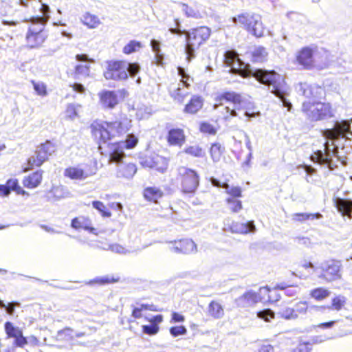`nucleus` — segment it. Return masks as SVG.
<instances>
[{
    "label": "nucleus",
    "instance_id": "obj_10",
    "mask_svg": "<svg viewBox=\"0 0 352 352\" xmlns=\"http://www.w3.org/2000/svg\"><path fill=\"white\" fill-rule=\"evenodd\" d=\"M302 111L312 121H319L333 116L332 106L329 102H305Z\"/></svg>",
    "mask_w": 352,
    "mask_h": 352
},
{
    "label": "nucleus",
    "instance_id": "obj_55",
    "mask_svg": "<svg viewBox=\"0 0 352 352\" xmlns=\"http://www.w3.org/2000/svg\"><path fill=\"white\" fill-rule=\"evenodd\" d=\"M143 332L148 335H155L159 331V327L157 324H151L149 325L142 326Z\"/></svg>",
    "mask_w": 352,
    "mask_h": 352
},
{
    "label": "nucleus",
    "instance_id": "obj_45",
    "mask_svg": "<svg viewBox=\"0 0 352 352\" xmlns=\"http://www.w3.org/2000/svg\"><path fill=\"white\" fill-rule=\"evenodd\" d=\"M199 130L204 134L214 135L217 133L216 128L208 122H201L199 126Z\"/></svg>",
    "mask_w": 352,
    "mask_h": 352
},
{
    "label": "nucleus",
    "instance_id": "obj_37",
    "mask_svg": "<svg viewBox=\"0 0 352 352\" xmlns=\"http://www.w3.org/2000/svg\"><path fill=\"white\" fill-rule=\"evenodd\" d=\"M225 148L219 142L212 143L210 148V155L214 162H219L223 156Z\"/></svg>",
    "mask_w": 352,
    "mask_h": 352
},
{
    "label": "nucleus",
    "instance_id": "obj_12",
    "mask_svg": "<svg viewBox=\"0 0 352 352\" xmlns=\"http://www.w3.org/2000/svg\"><path fill=\"white\" fill-rule=\"evenodd\" d=\"M226 193L228 197L225 199L226 210L231 214L239 213L243 209L242 201L239 199L242 197V189L240 186L229 188L226 185Z\"/></svg>",
    "mask_w": 352,
    "mask_h": 352
},
{
    "label": "nucleus",
    "instance_id": "obj_63",
    "mask_svg": "<svg viewBox=\"0 0 352 352\" xmlns=\"http://www.w3.org/2000/svg\"><path fill=\"white\" fill-rule=\"evenodd\" d=\"M307 309V305L306 302H299L296 304L295 308V313H305Z\"/></svg>",
    "mask_w": 352,
    "mask_h": 352
},
{
    "label": "nucleus",
    "instance_id": "obj_46",
    "mask_svg": "<svg viewBox=\"0 0 352 352\" xmlns=\"http://www.w3.org/2000/svg\"><path fill=\"white\" fill-rule=\"evenodd\" d=\"M4 328L8 338H10L16 337L18 334L22 331L21 329L19 327H14L10 322H6L4 324Z\"/></svg>",
    "mask_w": 352,
    "mask_h": 352
},
{
    "label": "nucleus",
    "instance_id": "obj_28",
    "mask_svg": "<svg viewBox=\"0 0 352 352\" xmlns=\"http://www.w3.org/2000/svg\"><path fill=\"white\" fill-rule=\"evenodd\" d=\"M334 206L342 216H346L349 219L352 218V200L336 198L333 200Z\"/></svg>",
    "mask_w": 352,
    "mask_h": 352
},
{
    "label": "nucleus",
    "instance_id": "obj_47",
    "mask_svg": "<svg viewBox=\"0 0 352 352\" xmlns=\"http://www.w3.org/2000/svg\"><path fill=\"white\" fill-rule=\"evenodd\" d=\"M92 206L95 209L100 212L102 217L107 218L111 217V212L107 208L102 201H92Z\"/></svg>",
    "mask_w": 352,
    "mask_h": 352
},
{
    "label": "nucleus",
    "instance_id": "obj_17",
    "mask_svg": "<svg viewBox=\"0 0 352 352\" xmlns=\"http://www.w3.org/2000/svg\"><path fill=\"white\" fill-rule=\"evenodd\" d=\"M166 140L170 146L182 147L186 142V135L183 129L170 127L167 130Z\"/></svg>",
    "mask_w": 352,
    "mask_h": 352
},
{
    "label": "nucleus",
    "instance_id": "obj_2",
    "mask_svg": "<svg viewBox=\"0 0 352 352\" xmlns=\"http://www.w3.org/2000/svg\"><path fill=\"white\" fill-rule=\"evenodd\" d=\"M239 75L243 78L254 77L258 82L267 86L272 93L278 97L283 96L282 82L283 78L274 70L257 69L252 71L250 68L239 69Z\"/></svg>",
    "mask_w": 352,
    "mask_h": 352
},
{
    "label": "nucleus",
    "instance_id": "obj_62",
    "mask_svg": "<svg viewBox=\"0 0 352 352\" xmlns=\"http://www.w3.org/2000/svg\"><path fill=\"white\" fill-rule=\"evenodd\" d=\"M225 109L226 111V114L223 116L224 120H230L232 117L237 116V113L234 109H230V107H226Z\"/></svg>",
    "mask_w": 352,
    "mask_h": 352
},
{
    "label": "nucleus",
    "instance_id": "obj_23",
    "mask_svg": "<svg viewBox=\"0 0 352 352\" xmlns=\"http://www.w3.org/2000/svg\"><path fill=\"white\" fill-rule=\"evenodd\" d=\"M11 190L14 191L16 195L29 196V193L19 186L17 179H9L6 184H0V195L1 196H8Z\"/></svg>",
    "mask_w": 352,
    "mask_h": 352
},
{
    "label": "nucleus",
    "instance_id": "obj_29",
    "mask_svg": "<svg viewBox=\"0 0 352 352\" xmlns=\"http://www.w3.org/2000/svg\"><path fill=\"white\" fill-rule=\"evenodd\" d=\"M324 152L322 151L318 150L314 153L311 158L314 161L321 164H326L330 168H331V164L332 159L328 146V142L324 144Z\"/></svg>",
    "mask_w": 352,
    "mask_h": 352
},
{
    "label": "nucleus",
    "instance_id": "obj_56",
    "mask_svg": "<svg viewBox=\"0 0 352 352\" xmlns=\"http://www.w3.org/2000/svg\"><path fill=\"white\" fill-rule=\"evenodd\" d=\"M14 344L19 347H23L27 344L28 341L26 338L23 336V332H20L16 337H14Z\"/></svg>",
    "mask_w": 352,
    "mask_h": 352
},
{
    "label": "nucleus",
    "instance_id": "obj_57",
    "mask_svg": "<svg viewBox=\"0 0 352 352\" xmlns=\"http://www.w3.org/2000/svg\"><path fill=\"white\" fill-rule=\"evenodd\" d=\"M186 332V329L184 326L173 327L170 329V333L173 336H178L184 335Z\"/></svg>",
    "mask_w": 352,
    "mask_h": 352
},
{
    "label": "nucleus",
    "instance_id": "obj_34",
    "mask_svg": "<svg viewBox=\"0 0 352 352\" xmlns=\"http://www.w3.org/2000/svg\"><path fill=\"white\" fill-rule=\"evenodd\" d=\"M90 75V65L77 64L74 70L68 73V76L73 79H79L80 77H88Z\"/></svg>",
    "mask_w": 352,
    "mask_h": 352
},
{
    "label": "nucleus",
    "instance_id": "obj_11",
    "mask_svg": "<svg viewBox=\"0 0 352 352\" xmlns=\"http://www.w3.org/2000/svg\"><path fill=\"white\" fill-rule=\"evenodd\" d=\"M129 96L128 91L125 89L113 90H102L98 93L99 102L104 109H113L120 103Z\"/></svg>",
    "mask_w": 352,
    "mask_h": 352
},
{
    "label": "nucleus",
    "instance_id": "obj_22",
    "mask_svg": "<svg viewBox=\"0 0 352 352\" xmlns=\"http://www.w3.org/2000/svg\"><path fill=\"white\" fill-rule=\"evenodd\" d=\"M71 227L76 230H85L91 234H96L91 219L88 216L78 215L71 220Z\"/></svg>",
    "mask_w": 352,
    "mask_h": 352
},
{
    "label": "nucleus",
    "instance_id": "obj_48",
    "mask_svg": "<svg viewBox=\"0 0 352 352\" xmlns=\"http://www.w3.org/2000/svg\"><path fill=\"white\" fill-rule=\"evenodd\" d=\"M31 83L33 85L34 91L36 94L41 96H45L47 94V85L43 82H36L35 80H31Z\"/></svg>",
    "mask_w": 352,
    "mask_h": 352
},
{
    "label": "nucleus",
    "instance_id": "obj_35",
    "mask_svg": "<svg viewBox=\"0 0 352 352\" xmlns=\"http://www.w3.org/2000/svg\"><path fill=\"white\" fill-rule=\"evenodd\" d=\"M137 166L135 163L129 162L124 164L121 166L118 173L119 174V177L124 178H132L135 173H137Z\"/></svg>",
    "mask_w": 352,
    "mask_h": 352
},
{
    "label": "nucleus",
    "instance_id": "obj_18",
    "mask_svg": "<svg viewBox=\"0 0 352 352\" xmlns=\"http://www.w3.org/2000/svg\"><path fill=\"white\" fill-rule=\"evenodd\" d=\"M217 106H222L226 103L232 104L234 106L241 105L243 102V96L233 91H225L217 94L214 98Z\"/></svg>",
    "mask_w": 352,
    "mask_h": 352
},
{
    "label": "nucleus",
    "instance_id": "obj_59",
    "mask_svg": "<svg viewBox=\"0 0 352 352\" xmlns=\"http://www.w3.org/2000/svg\"><path fill=\"white\" fill-rule=\"evenodd\" d=\"M311 350V346L308 343H300L294 350V352H310Z\"/></svg>",
    "mask_w": 352,
    "mask_h": 352
},
{
    "label": "nucleus",
    "instance_id": "obj_5",
    "mask_svg": "<svg viewBox=\"0 0 352 352\" xmlns=\"http://www.w3.org/2000/svg\"><path fill=\"white\" fill-rule=\"evenodd\" d=\"M175 179L182 193L194 195L199 186L200 176L197 170L180 166L177 168Z\"/></svg>",
    "mask_w": 352,
    "mask_h": 352
},
{
    "label": "nucleus",
    "instance_id": "obj_38",
    "mask_svg": "<svg viewBox=\"0 0 352 352\" xmlns=\"http://www.w3.org/2000/svg\"><path fill=\"white\" fill-rule=\"evenodd\" d=\"M81 22L89 28H96L100 24L99 17L89 12L82 15Z\"/></svg>",
    "mask_w": 352,
    "mask_h": 352
},
{
    "label": "nucleus",
    "instance_id": "obj_19",
    "mask_svg": "<svg viewBox=\"0 0 352 352\" xmlns=\"http://www.w3.org/2000/svg\"><path fill=\"white\" fill-rule=\"evenodd\" d=\"M224 63L227 66L230 67L232 72L239 74V69L241 70L245 68H250L248 64L242 63L239 57V54L234 50H227L224 54Z\"/></svg>",
    "mask_w": 352,
    "mask_h": 352
},
{
    "label": "nucleus",
    "instance_id": "obj_6",
    "mask_svg": "<svg viewBox=\"0 0 352 352\" xmlns=\"http://www.w3.org/2000/svg\"><path fill=\"white\" fill-rule=\"evenodd\" d=\"M57 150V146L50 140L36 146L34 154L30 156L23 166V171L28 172L41 167Z\"/></svg>",
    "mask_w": 352,
    "mask_h": 352
},
{
    "label": "nucleus",
    "instance_id": "obj_7",
    "mask_svg": "<svg viewBox=\"0 0 352 352\" xmlns=\"http://www.w3.org/2000/svg\"><path fill=\"white\" fill-rule=\"evenodd\" d=\"M233 22L239 24L248 33L256 38L264 36L265 28L259 14L250 12H243L233 17Z\"/></svg>",
    "mask_w": 352,
    "mask_h": 352
},
{
    "label": "nucleus",
    "instance_id": "obj_53",
    "mask_svg": "<svg viewBox=\"0 0 352 352\" xmlns=\"http://www.w3.org/2000/svg\"><path fill=\"white\" fill-rule=\"evenodd\" d=\"M346 302V298L342 296H338L335 297L332 300V307L339 311L342 309V307L345 305Z\"/></svg>",
    "mask_w": 352,
    "mask_h": 352
},
{
    "label": "nucleus",
    "instance_id": "obj_9",
    "mask_svg": "<svg viewBox=\"0 0 352 352\" xmlns=\"http://www.w3.org/2000/svg\"><path fill=\"white\" fill-rule=\"evenodd\" d=\"M211 34V30L206 26H200L186 32V53L188 58L195 56L194 52L201 45L206 43Z\"/></svg>",
    "mask_w": 352,
    "mask_h": 352
},
{
    "label": "nucleus",
    "instance_id": "obj_32",
    "mask_svg": "<svg viewBox=\"0 0 352 352\" xmlns=\"http://www.w3.org/2000/svg\"><path fill=\"white\" fill-rule=\"evenodd\" d=\"M181 90L180 83H177L176 81L170 83L168 87L170 97L174 101L180 104L184 102L185 98L187 96V94L182 93Z\"/></svg>",
    "mask_w": 352,
    "mask_h": 352
},
{
    "label": "nucleus",
    "instance_id": "obj_60",
    "mask_svg": "<svg viewBox=\"0 0 352 352\" xmlns=\"http://www.w3.org/2000/svg\"><path fill=\"white\" fill-rule=\"evenodd\" d=\"M70 87L72 88V89L80 94H83L85 93L86 89L85 87L80 83L78 82H74L72 85H70Z\"/></svg>",
    "mask_w": 352,
    "mask_h": 352
},
{
    "label": "nucleus",
    "instance_id": "obj_8",
    "mask_svg": "<svg viewBox=\"0 0 352 352\" xmlns=\"http://www.w3.org/2000/svg\"><path fill=\"white\" fill-rule=\"evenodd\" d=\"M138 142L139 139L135 134L128 133L125 140L109 143L111 148L109 162L117 164H120L125 157L124 150L135 148Z\"/></svg>",
    "mask_w": 352,
    "mask_h": 352
},
{
    "label": "nucleus",
    "instance_id": "obj_26",
    "mask_svg": "<svg viewBox=\"0 0 352 352\" xmlns=\"http://www.w3.org/2000/svg\"><path fill=\"white\" fill-rule=\"evenodd\" d=\"M95 173L96 171L87 173L79 166H69L64 170V176L72 180H83Z\"/></svg>",
    "mask_w": 352,
    "mask_h": 352
},
{
    "label": "nucleus",
    "instance_id": "obj_1",
    "mask_svg": "<svg viewBox=\"0 0 352 352\" xmlns=\"http://www.w3.org/2000/svg\"><path fill=\"white\" fill-rule=\"evenodd\" d=\"M132 120L126 115H120V118L111 121L94 120L89 125L91 136L102 149V145L116 138H120L127 133L132 128Z\"/></svg>",
    "mask_w": 352,
    "mask_h": 352
},
{
    "label": "nucleus",
    "instance_id": "obj_44",
    "mask_svg": "<svg viewBox=\"0 0 352 352\" xmlns=\"http://www.w3.org/2000/svg\"><path fill=\"white\" fill-rule=\"evenodd\" d=\"M314 270V265L313 263L307 260H304L303 261L299 263L297 265L296 267V272L298 273L299 276L300 277L304 276L306 277L305 275H304V272L307 271L309 272L311 270Z\"/></svg>",
    "mask_w": 352,
    "mask_h": 352
},
{
    "label": "nucleus",
    "instance_id": "obj_39",
    "mask_svg": "<svg viewBox=\"0 0 352 352\" xmlns=\"http://www.w3.org/2000/svg\"><path fill=\"white\" fill-rule=\"evenodd\" d=\"M120 278L118 276H109L107 275L104 277L96 278L95 279L91 280L85 284L88 285H105V284H113L118 283L120 281Z\"/></svg>",
    "mask_w": 352,
    "mask_h": 352
},
{
    "label": "nucleus",
    "instance_id": "obj_42",
    "mask_svg": "<svg viewBox=\"0 0 352 352\" xmlns=\"http://www.w3.org/2000/svg\"><path fill=\"white\" fill-rule=\"evenodd\" d=\"M178 74L180 76V82L182 86L186 89H189L193 82V78L186 73L185 69L181 67L177 68Z\"/></svg>",
    "mask_w": 352,
    "mask_h": 352
},
{
    "label": "nucleus",
    "instance_id": "obj_14",
    "mask_svg": "<svg viewBox=\"0 0 352 352\" xmlns=\"http://www.w3.org/2000/svg\"><path fill=\"white\" fill-rule=\"evenodd\" d=\"M169 159L158 154L153 153L143 157L141 162L144 168H148L160 173H164L168 168Z\"/></svg>",
    "mask_w": 352,
    "mask_h": 352
},
{
    "label": "nucleus",
    "instance_id": "obj_24",
    "mask_svg": "<svg viewBox=\"0 0 352 352\" xmlns=\"http://www.w3.org/2000/svg\"><path fill=\"white\" fill-rule=\"evenodd\" d=\"M204 100L202 96L192 95L183 108V113L186 115H195L204 107Z\"/></svg>",
    "mask_w": 352,
    "mask_h": 352
},
{
    "label": "nucleus",
    "instance_id": "obj_16",
    "mask_svg": "<svg viewBox=\"0 0 352 352\" xmlns=\"http://www.w3.org/2000/svg\"><path fill=\"white\" fill-rule=\"evenodd\" d=\"M226 229L232 233L246 234L256 230L253 221H239L235 220L227 219L224 223Z\"/></svg>",
    "mask_w": 352,
    "mask_h": 352
},
{
    "label": "nucleus",
    "instance_id": "obj_64",
    "mask_svg": "<svg viewBox=\"0 0 352 352\" xmlns=\"http://www.w3.org/2000/svg\"><path fill=\"white\" fill-rule=\"evenodd\" d=\"M142 309H147L148 307L147 305H142L141 307H136L133 310L132 316L135 318H139L142 316Z\"/></svg>",
    "mask_w": 352,
    "mask_h": 352
},
{
    "label": "nucleus",
    "instance_id": "obj_27",
    "mask_svg": "<svg viewBox=\"0 0 352 352\" xmlns=\"http://www.w3.org/2000/svg\"><path fill=\"white\" fill-rule=\"evenodd\" d=\"M259 294L248 292L236 299V304L240 307H250L254 306L256 303L262 300Z\"/></svg>",
    "mask_w": 352,
    "mask_h": 352
},
{
    "label": "nucleus",
    "instance_id": "obj_15",
    "mask_svg": "<svg viewBox=\"0 0 352 352\" xmlns=\"http://www.w3.org/2000/svg\"><path fill=\"white\" fill-rule=\"evenodd\" d=\"M341 261L336 259H331L324 263L322 268V272L319 278L331 282L341 278Z\"/></svg>",
    "mask_w": 352,
    "mask_h": 352
},
{
    "label": "nucleus",
    "instance_id": "obj_50",
    "mask_svg": "<svg viewBox=\"0 0 352 352\" xmlns=\"http://www.w3.org/2000/svg\"><path fill=\"white\" fill-rule=\"evenodd\" d=\"M183 10L188 17L201 18V14L196 8L190 7L187 4H183Z\"/></svg>",
    "mask_w": 352,
    "mask_h": 352
},
{
    "label": "nucleus",
    "instance_id": "obj_21",
    "mask_svg": "<svg viewBox=\"0 0 352 352\" xmlns=\"http://www.w3.org/2000/svg\"><path fill=\"white\" fill-rule=\"evenodd\" d=\"M350 131V124L346 120L336 122L332 129H325L322 134L330 140H336L344 137Z\"/></svg>",
    "mask_w": 352,
    "mask_h": 352
},
{
    "label": "nucleus",
    "instance_id": "obj_3",
    "mask_svg": "<svg viewBox=\"0 0 352 352\" xmlns=\"http://www.w3.org/2000/svg\"><path fill=\"white\" fill-rule=\"evenodd\" d=\"M138 63H129L124 60H109L106 61V67L103 76L106 80L122 81L131 76H135L140 72Z\"/></svg>",
    "mask_w": 352,
    "mask_h": 352
},
{
    "label": "nucleus",
    "instance_id": "obj_33",
    "mask_svg": "<svg viewBox=\"0 0 352 352\" xmlns=\"http://www.w3.org/2000/svg\"><path fill=\"white\" fill-rule=\"evenodd\" d=\"M142 194L146 200L153 203H157L158 199L162 198L164 195L160 188L155 186L146 187L143 190Z\"/></svg>",
    "mask_w": 352,
    "mask_h": 352
},
{
    "label": "nucleus",
    "instance_id": "obj_51",
    "mask_svg": "<svg viewBox=\"0 0 352 352\" xmlns=\"http://www.w3.org/2000/svg\"><path fill=\"white\" fill-rule=\"evenodd\" d=\"M20 305L18 302H10L8 303H5L3 300L0 299V307L6 309V312L9 315H13L14 312V309L16 307Z\"/></svg>",
    "mask_w": 352,
    "mask_h": 352
},
{
    "label": "nucleus",
    "instance_id": "obj_43",
    "mask_svg": "<svg viewBox=\"0 0 352 352\" xmlns=\"http://www.w3.org/2000/svg\"><path fill=\"white\" fill-rule=\"evenodd\" d=\"M184 153L192 157H201L204 156V149L199 145H190L185 148Z\"/></svg>",
    "mask_w": 352,
    "mask_h": 352
},
{
    "label": "nucleus",
    "instance_id": "obj_36",
    "mask_svg": "<svg viewBox=\"0 0 352 352\" xmlns=\"http://www.w3.org/2000/svg\"><path fill=\"white\" fill-rule=\"evenodd\" d=\"M322 215L319 213H305L296 212L292 214V220L294 222L302 223L307 221H313L322 218Z\"/></svg>",
    "mask_w": 352,
    "mask_h": 352
},
{
    "label": "nucleus",
    "instance_id": "obj_13",
    "mask_svg": "<svg viewBox=\"0 0 352 352\" xmlns=\"http://www.w3.org/2000/svg\"><path fill=\"white\" fill-rule=\"evenodd\" d=\"M317 47L304 46L295 55L296 63L304 69L311 70L316 67L314 54Z\"/></svg>",
    "mask_w": 352,
    "mask_h": 352
},
{
    "label": "nucleus",
    "instance_id": "obj_4",
    "mask_svg": "<svg viewBox=\"0 0 352 352\" xmlns=\"http://www.w3.org/2000/svg\"><path fill=\"white\" fill-rule=\"evenodd\" d=\"M47 17L41 16L32 20L25 35L26 46L29 49L39 48L43 46L48 37L45 30Z\"/></svg>",
    "mask_w": 352,
    "mask_h": 352
},
{
    "label": "nucleus",
    "instance_id": "obj_25",
    "mask_svg": "<svg viewBox=\"0 0 352 352\" xmlns=\"http://www.w3.org/2000/svg\"><path fill=\"white\" fill-rule=\"evenodd\" d=\"M43 170H36L25 176L22 180L23 186L28 189L38 187L43 181Z\"/></svg>",
    "mask_w": 352,
    "mask_h": 352
},
{
    "label": "nucleus",
    "instance_id": "obj_54",
    "mask_svg": "<svg viewBox=\"0 0 352 352\" xmlns=\"http://www.w3.org/2000/svg\"><path fill=\"white\" fill-rule=\"evenodd\" d=\"M280 314L281 316L287 320L295 319L297 318L298 315L295 313V310L292 308H285L280 312Z\"/></svg>",
    "mask_w": 352,
    "mask_h": 352
},
{
    "label": "nucleus",
    "instance_id": "obj_31",
    "mask_svg": "<svg viewBox=\"0 0 352 352\" xmlns=\"http://www.w3.org/2000/svg\"><path fill=\"white\" fill-rule=\"evenodd\" d=\"M250 60L253 63H263L267 60L268 52L263 46H256L250 52Z\"/></svg>",
    "mask_w": 352,
    "mask_h": 352
},
{
    "label": "nucleus",
    "instance_id": "obj_52",
    "mask_svg": "<svg viewBox=\"0 0 352 352\" xmlns=\"http://www.w3.org/2000/svg\"><path fill=\"white\" fill-rule=\"evenodd\" d=\"M256 316L258 318L265 322H270L274 318V313L270 309H263L257 312Z\"/></svg>",
    "mask_w": 352,
    "mask_h": 352
},
{
    "label": "nucleus",
    "instance_id": "obj_40",
    "mask_svg": "<svg viewBox=\"0 0 352 352\" xmlns=\"http://www.w3.org/2000/svg\"><path fill=\"white\" fill-rule=\"evenodd\" d=\"M209 315L214 318H221L224 315V310L220 303L216 301H212L208 306Z\"/></svg>",
    "mask_w": 352,
    "mask_h": 352
},
{
    "label": "nucleus",
    "instance_id": "obj_49",
    "mask_svg": "<svg viewBox=\"0 0 352 352\" xmlns=\"http://www.w3.org/2000/svg\"><path fill=\"white\" fill-rule=\"evenodd\" d=\"M329 292L323 287H318L311 292V296L317 300H322L329 295Z\"/></svg>",
    "mask_w": 352,
    "mask_h": 352
},
{
    "label": "nucleus",
    "instance_id": "obj_41",
    "mask_svg": "<svg viewBox=\"0 0 352 352\" xmlns=\"http://www.w3.org/2000/svg\"><path fill=\"white\" fill-rule=\"evenodd\" d=\"M142 47V44L141 42L137 41L135 40H131L123 47L122 52L124 54H130L138 52Z\"/></svg>",
    "mask_w": 352,
    "mask_h": 352
},
{
    "label": "nucleus",
    "instance_id": "obj_58",
    "mask_svg": "<svg viewBox=\"0 0 352 352\" xmlns=\"http://www.w3.org/2000/svg\"><path fill=\"white\" fill-rule=\"evenodd\" d=\"M308 91L311 96L306 95L307 97H309L314 99L315 96L318 94L320 95L322 92H324L323 89L320 87H309Z\"/></svg>",
    "mask_w": 352,
    "mask_h": 352
},
{
    "label": "nucleus",
    "instance_id": "obj_61",
    "mask_svg": "<svg viewBox=\"0 0 352 352\" xmlns=\"http://www.w3.org/2000/svg\"><path fill=\"white\" fill-rule=\"evenodd\" d=\"M66 112L68 116L71 118H74L78 116V113L76 111V108L73 104H69L67 105L66 109Z\"/></svg>",
    "mask_w": 352,
    "mask_h": 352
},
{
    "label": "nucleus",
    "instance_id": "obj_30",
    "mask_svg": "<svg viewBox=\"0 0 352 352\" xmlns=\"http://www.w3.org/2000/svg\"><path fill=\"white\" fill-rule=\"evenodd\" d=\"M285 287H261L260 289V294L267 295V298L262 297V300L270 302H275L278 301L280 297L279 294Z\"/></svg>",
    "mask_w": 352,
    "mask_h": 352
},
{
    "label": "nucleus",
    "instance_id": "obj_20",
    "mask_svg": "<svg viewBox=\"0 0 352 352\" xmlns=\"http://www.w3.org/2000/svg\"><path fill=\"white\" fill-rule=\"evenodd\" d=\"M171 249L176 253L189 254L197 252V245L190 239H182L170 242Z\"/></svg>",
    "mask_w": 352,
    "mask_h": 352
}]
</instances>
